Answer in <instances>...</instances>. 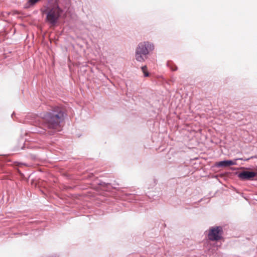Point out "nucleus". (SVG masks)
<instances>
[{
	"instance_id": "nucleus-8",
	"label": "nucleus",
	"mask_w": 257,
	"mask_h": 257,
	"mask_svg": "<svg viewBox=\"0 0 257 257\" xmlns=\"http://www.w3.org/2000/svg\"><path fill=\"white\" fill-rule=\"evenodd\" d=\"M40 1L41 0H29L26 4L25 8H30V7L35 5L36 3Z\"/></svg>"
},
{
	"instance_id": "nucleus-3",
	"label": "nucleus",
	"mask_w": 257,
	"mask_h": 257,
	"mask_svg": "<svg viewBox=\"0 0 257 257\" xmlns=\"http://www.w3.org/2000/svg\"><path fill=\"white\" fill-rule=\"evenodd\" d=\"M136 49L148 55L154 49V45L149 41H144L140 43Z\"/></svg>"
},
{
	"instance_id": "nucleus-10",
	"label": "nucleus",
	"mask_w": 257,
	"mask_h": 257,
	"mask_svg": "<svg viewBox=\"0 0 257 257\" xmlns=\"http://www.w3.org/2000/svg\"><path fill=\"white\" fill-rule=\"evenodd\" d=\"M176 69H177V68H175V69H172V70H173V71H175Z\"/></svg>"
},
{
	"instance_id": "nucleus-2",
	"label": "nucleus",
	"mask_w": 257,
	"mask_h": 257,
	"mask_svg": "<svg viewBox=\"0 0 257 257\" xmlns=\"http://www.w3.org/2000/svg\"><path fill=\"white\" fill-rule=\"evenodd\" d=\"M61 10L58 7H54L49 11L47 15V19L49 22L55 24L61 14Z\"/></svg>"
},
{
	"instance_id": "nucleus-7",
	"label": "nucleus",
	"mask_w": 257,
	"mask_h": 257,
	"mask_svg": "<svg viewBox=\"0 0 257 257\" xmlns=\"http://www.w3.org/2000/svg\"><path fill=\"white\" fill-rule=\"evenodd\" d=\"M148 55L137 49L135 51V59L139 62H143L147 59Z\"/></svg>"
},
{
	"instance_id": "nucleus-5",
	"label": "nucleus",
	"mask_w": 257,
	"mask_h": 257,
	"mask_svg": "<svg viewBox=\"0 0 257 257\" xmlns=\"http://www.w3.org/2000/svg\"><path fill=\"white\" fill-rule=\"evenodd\" d=\"M256 175L254 172L243 171L238 174V177L242 180H249L252 179Z\"/></svg>"
},
{
	"instance_id": "nucleus-9",
	"label": "nucleus",
	"mask_w": 257,
	"mask_h": 257,
	"mask_svg": "<svg viewBox=\"0 0 257 257\" xmlns=\"http://www.w3.org/2000/svg\"><path fill=\"white\" fill-rule=\"evenodd\" d=\"M147 66H144L142 67V70L144 74V76L147 77L149 76V73L147 71Z\"/></svg>"
},
{
	"instance_id": "nucleus-1",
	"label": "nucleus",
	"mask_w": 257,
	"mask_h": 257,
	"mask_svg": "<svg viewBox=\"0 0 257 257\" xmlns=\"http://www.w3.org/2000/svg\"><path fill=\"white\" fill-rule=\"evenodd\" d=\"M64 118V113L62 108L56 106L52 112L47 113L44 117L45 123L50 128L57 129Z\"/></svg>"
},
{
	"instance_id": "nucleus-6",
	"label": "nucleus",
	"mask_w": 257,
	"mask_h": 257,
	"mask_svg": "<svg viewBox=\"0 0 257 257\" xmlns=\"http://www.w3.org/2000/svg\"><path fill=\"white\" fill-rule=\"evenodd\" d=\"M238 160H242V159L238 158L234 160H225L222 161H220L218 162H216L215 164V166L217 167H228L232 165H236V161Z\"/></svg>"
},
{
	"instance_id": "nucleus-4",
	"label": "nucleus",
	"mask_w": 257,
	"mask_h": 257,
	"mask_svg": "<svg viewBox=\"0 0 257 257\" xmlns=\"http://www.w3.org/2000/svg\"><path fill=\"white\" fill-rule=\"evenodd\" d=\"M222 229L220 227H216L212 228L209 233L208 238L211 240H217L221 237Z\"/></svg>"
}]
</instances>
